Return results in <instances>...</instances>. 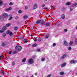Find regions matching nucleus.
I'll return each mask as SVG.
<instances>
[{
	"instance_id": "obj_1",
	"label": "nucleus",
	"mask_w": 77,
	"mask_h": 77,
	"mask_svg": "<svg viewBox=\"0 0 77 77\" xmlns=\"http://www.w3.org/2000/svg\"><path fill=\"white\" fill-rule=\"evenodd\" d=\"M28 62V63L29 64H33V62H34V60L30 58L29 59Z\"/></svg>"
},
{
	"instance_id": "obj_2",
	"label": "nucleus",
	"mask_w": 77,
	"mask_h": 77,
	"mask_svg": "<svg viewBox=\"0 0 77 77\" xmlns=\"http://www.w3.org/2000/svg\"><path fill=\"white\" fill-rule=\"evenodd\" d=\"M15 48L16 50H18V51H21L22 48L20 46H17L15 47Z\"/></svg>"
},
{
	"instance_id": "obj_3",
	"label": "nucleus",
	"mask_w": 77,
	"mask_h": 77,
	"mask_svg": "<svg viewBox=\"0 0 77 77\" xmlns=\"http://www.w3.org/2000/svg\"><path fill=\"white\" fill-rule=\"evenodd\" d=\"M38 8V5L36 4H34L32 7V10H35Z\"/></svg>"
},
{
	"instance_id": "obj_4",
	"label": "nucleus",
	"mask_w": 77,
	"mask_h": 77,
	"mask_svg": "<svg viewBox=\"0 0 77 77\" xmlns=\"http://www.w3.org/2000/svg\"><path fill=\"white\" fill-rule=\"evenodd\" d=\"M63 45H65V46H66V47H67L68 46V43L66 41H63Z\"/></svg>"
},
{
	"instance_id": "obj_5",
	"label": "nucleus",
	"mask_w": 77,
	"mask_h": 77,
	"mask_svg": "<svg viewBox=\"0 0 77 77\" xmlns=\"http://www.w3.org/2000/svg\"><path fill=\"white\" fill-rule=\"evenodd\" d=\"M67 56V55L66 54H64L60 57V59L62 60L63 59L65 58V57H66Z\"/></svg>"
},
{
	"instance_id": "obj_6",
	"label": "nucleus",
	"mask_w": 77,
	"mask_h": 77,
	"mask_svg": "<svg viewBox=\"0 0 77 77\" xmlns=\"http://www.w3.org/2000/svg\"><path fill=\"white\" fill-rule=\"evenodd\" d=\"M8 14L6 13H4L3 14L2 17L3 18H5V17H8Z\"/></svg>"
},
{
	"instance_id": "obj_7",
	"label": "nucleus",
	"mask_w": 77,
	"mask_h": 77,
	"mask_svg": "<svg viewBox=\"0 0 77 77\" xmlns=\"http://www.w3.org/2000/svg\"><path fill=\"white\" fill-rule=\"evenodd\" d=\"M77 62L76 61H75L74 60H72L71 61H70V63H74V64L75 63Z\"/></svg>"
},
{
	"instance_id": "obj_8",
	"label": "nucleus",
	"mask_w": 77,
	"mask_h": 77,
	"mask_svg": "<svg viewBox=\"0 0 77 77\" xmlns=\"http://www.w3.org/2000/svg\"><path fill=\"white\" fill-rule=\"evenodd\" d=\"M11 9H12V8L9 7L8 8L6 9V11H7V12H8V11H10V10Z\"/></svg>"
},
{
	"instance_id": "obj_9",
	"label": "nucleus",
	"mask_w": 77,
	"mask_h": 77,
	"mask_svg": "<svg viewBox=\"0 0 77 77\" xmlns=\"http://www.w3.org/2000/svg\"><path fill=\"white\" fill-rule=\"evenodd\" d=\"M65 17V15L63 14H62L61 16V18L62 19H64Z\"/></svg>"
},
{
	"instance_id": "obj_10",
	"label": "nucleus",
	"mask_w": 77,
	"mask_h": 77,
	"mask_svg": "<svg viewBox=\"0 0 77 77\" xmlns=\"http://www.w3.org/2000/svg\"><path fill=\"white\" fill-rule=\"evenodd\" d=\"M41 20H37L36 22V24H39V23H41Z\"/></svg>"
},
{
	"instance_id": "obj_11",
	"label": "nucleus",
	"mask_w": 77,
	"mask_h": 77,
	"mask_svg": "<svg viewBox=\"0 0 77 77\" xmlns=\"http://www.w3.org/2000/svg\"><path fill=\"white\" fill-rule=\"evenodd\" d=\"M41 24H42V25H45V22H44V21H41L40 23Z\"/></svg>"
},
{
	"instance_id": "obj_12",
	"label": "nucleus",
	"mask_w": 77,
	"mask_h": 77,
	"mask_svg": "<svg viewBox=\"0 0 77 77\" xmlns=\"http://www.w3.org/2000/svg\"><path fill=\"white\" fill-rule=\"evenodd\" d=\"M65 65H66V64L65 63H63L61 65V67H63L65 66Z\"/></svg>"
},
{
	"instance_id": "obj_13",
	"label": "nucleus",
	"mask_w": 77,
	"mask_h": 77,
	"mask_svg": "<svg viewBox=\"0 0 77 77\" xmlns=\"http://www.w3.org/2000/svg\"><path fill=\"white\" fill-rule=\"evenodd\" d=\"M3 58H4V56H3V55H2L0 56V60H2V59H3Z\"/></svg>"
},
{
	"instance_id": "obj_14",
	"label": "nucleus",
	"mask_w": 77,
	"mask_h": 77,
	"mask_svg": "<svg viewBox=\"0 0 77 77\" xmlns=\"http://www.w3.org/2000/svg\"><path fill=\"white\" fill-rule=\"evenodd\" d=\"M14 5V2H11L9 3L10 6H12Z\"/></svg>"
},
{
	"instance_id": "obj_15",
	"label": "nucleus",
	"mask_w": 77,
	"mask_h": 77,
	"mask_svg": "<svg viewBox=\"0 0 77 77\" xmlns=\"http://www.w3.org/2000/svg\"><path fill=\"white\" fill-rule=\"evenodd\" d=\"M23 18L24 19H26V18H28V16L27 15H25L23 16Z\"/></svg>"
},
{
	"instance_id": "obj_16",
	"label": "nucleus",
	"mask_w": 77,
	"mask_h": 77,
	"mask_svg": "<svg viewBox=\"0 0 77 77\" xmlns=\"http://www.w3.org/2000/svg\"><path fill=\"white\" fill-rule=\"evenodd\" d=\"M11 26V23H8L6 24V27H9V26Z\"/></svg>"
},
{
	"instance_id": "obj_17",
	"label": "nucleus",
	"mask_w": 77,
	"mask_h": 77,
	"mask_svg": "<svg viewBox=\"0 0 77 77\" xmlns=\"http://www.w3.org/2000/svg\"><path fill=\"white\" fill-rule=\"evenodd\" d=\"M72 44H73V41H71L69 43V45H72Z\"/></svg>"
},
{
	"instance_id": "obj_18",
	"label": "nucleus",
	"mask_w": 77,
	"mask_h": 77,
	"mask_svg": "<svg viewBox=\"0 0 77 77\" xmlns=\"http://www.w3.org/2000/svg\"><path fill=\"white\" fill-rule=\"evenodd\" d=\"M3 5V2L2 1L0 0V6H2Z\"/></svg>"
},
{
	"instance_id": "obj_19",
	"label": "nucleus",
	"mask_w": 77,
	"mask_h": 77,
	"mask_svg": "<svg viewBox=\"0 0 77 77\" xmlns=\"http://www.w3.org/2000/svg\"><path fill=\"white\" fill-rule=\"evenodd\" d=\"M23 41L25 43H27V40L26 39H24Z\"/></svg>"
},
{
	"instance_id": "obj_20",
	"label": "nucleus",
	"mask_w": 77,
	"mask_h": 77,
	"mask_svg": "<svg viewBox=\"0 0 77 77\" xmlns=\"http://www.w3.org/2000/svg\"><path fill=\"white\" fill-rule=\"evenodd\" d=\"M13 53L14 54H17V53H18V51H14L13 52Z\"/></svg>"
},
{
	"instance_id": "obj_21",
	"label": "nucleus",
	"mask_w": 77,
	"mask_h": 77,
	"mask_svg": "<svg viewBox=\"0 0 77 77\" xmlns=\"http://www.w3.org/2000/svg\"><path fill=\"white\" fill-rule=\"evenodd\" d=\"M26 59L25 58H23L22 60V62H26Z\"/></svg>"
},
{
	"instance_id": "obj_22",
	"label": "nucleus",
	"mask_w": 77,
	"mask_h": 77,
	"mask_svg": "<svg viewBox=\"0 0 77 77\" xmlns=\"http://www.w3.org/2000/svg\"><path fill=\"white\" fill-rule=\"evenodd\" d=\"M49 37V35L46 34L45 35V38H48Z\"/></svg>"
},
{
	"instance_id": "obj_23",
	"label": "nucleus",
	"mask_w": 77,
	"mask_h": 77,
	"mask_svg": "<svg viewBox=\"0 0 77 77\" xmlns=\"http://www.w3.org/2000/svg\"><path fill=\"white\" fill-rule=\"evenodd\" d=\"M36 45H37V44H36V43H35L32 45V47H36Z\"/></svg>"
},
{
	"instance_id": "obj_24",
	"label": "nucleus",
	"mask_w": 77,
	"mask_h": 77,
	"mask_svg": "<svg viewBox=\"0 0 77 77\" xmlns=\"http://www.w3.org/2000/svg\"><path fill=\"white\" fill-rule=\"evenodd\" d=\"M50 23H46L45 24V25L46 26H50Z\"/></svg>"
},
{
	"instance_id": "obj_25",
	"label": "nucleus",
	"mask_w": 77,
	"mask_h": 77,
	"mask_svg": "<svg viewBox=\"0 0 77 77\" xmlns=\"http://www.w3.org/2000/svg\"><path fill=\"white\" fill-rule=\"evenodd\" d=\"M76 5H77V3L74 4L72 5V7H74V6H75Z\"/></svg>"
},
{
	"instance_id": "obj_26",
	"label": "nucleus",
	"mask_w": 77,
	"mask_h": 77,
	"mask_svg": "<svg viewBox=\"0 0 77 77\" xmlns=\"http://www.w3.org/2000/svg\"><path fill=\"white\" fill-rule=\"evenodd\" d=\"M18 29V27H15L14 28V30H17Z\"/></svg>"
},
{
	"instance_id": "obj_27",
	"label": "nucleus",
	"mask_w": 77,
	"mask_h": 77,
	"mask_svg": "<svg viewBox=\"0 0 77 77\" xmlns=\"http://www.w3.org/2000/svg\"><path fill=\"white\" fill-rule=\"evenodd\" d=\"M4 30H3V29H1L0 30V33H3L4 32Z\"/></svg>"
},
{
	"instance_id": "obj_28",
	"label": "nucleus",
	"mask_w": 77,
	"mask_h": 77,
	"mask_svg": "<svg viewBox=\"0 0 77 77\" xmlns=\"http://www.w3.org/2000/svg\"><path fill=\"white\" fill-rule=\"evenodd\" d=\"M12 19V16H11L8 19V20L9 21H10V20H11Z\"/></svg>"
},
{
	"instance_id": "obj_29",
	"label": "nucleus",
	"mask_w": 77,
	"mask_h": 77,
	"mask_svg": "<svg viewBox=\"0 0 77 77\" xmlns=\"http://www.w3.org/2000/svg\"><path fill=\"white\" fill-rule=\"evenodd\" d=\"M60 74L61 75H63V74H64V72H60Z\"/></svg>"
},
{
	"instance_id": "obj_30",
	"label": "nucleus",
	"mask_w": 77,
	"mask_h": 77,
	"mask_svg": "<svg viewBox=\"0 0 77 77\" xmlns=\"http://www.w3.org/2000/svg\"><path fill=\"white\" fill-rule=\"evenodd\" d=\"M11 32V31L9 30H8L7 31V34H9V33Z\"/></svg>"
},
{
	"instance_id": "obj_31",
	"label": "nucleus",
	"mask_w": 77,
	"mask_h": 77,
	"mask_svg": "<svg viewBox=\"0 0 77 77\" xmlns=\"http://www.w3.org/2000/svg\"><path fill=\"white\" fill-rule=\"evenodd\" d=\"M2 29L5 31V30L6 29V26H4L3 28Z\"/></svg>"
},
{
	"instance_id": "obj_32",
	"label": "nucleus",
	"mask_w": 77,
	"mask_h": 77,
	"mask_svg": "<svg viewBox=\"0 0 77 77\" xmlns=\"http://www.w3.org/2000/svg\"><path fill=\"white\" fill-rule=\"evenodd\" d=\"M4 43L5 45H6L8 44V42H4Z\"/></svg>"
},
{
	"instance_id": "obj_33",
	"label": "nucleus",
	"mask_w": 77,
	"mask_h": 77,
	"mask_svg": "<svg viewBox=\"0 0 77 77\" xmlns=\"http://www.w3.org/2000/svg\"><path fill=\"white\" fill-rule=\"evenodd\" d=\"M66 4L67 5H69L71 4V3L70 2H66Z\"/></svg>"
},
{
	"instance_id": "obj_34",
	"label": "nucleus",
	"mask_w": 77,
	"mask_h": 77,
	"mask_svg": "<svg viewBox=\"0 0 77 77\" xmlns=\"http://www.w3.org/2000/svg\"><path fill=\"white\" fill-rule=\"evenodd\" d=\"M64 31L65 32H67V31H68V29H65L64 30Z\"/></svg>"
},
{
	"instance_id": "obj_35",
	"label": "nucleus",
	"mask_w": 77,
	"mask_h": 77,
	"mask_svg": "<svg viewBox=\"0 0 77 77\" xmlns=\"http://www.w3.org/2000/svg\"><path fill=\"white\" fill-rule=\"evenodd\" d=\"M9 35L10 36H12V35H13V33H12V32H11L9 33Z\"/></svg>"
},
{
	"instance_id": "obj_36",
	"label": "nucleus",
	"mask_w": 77,
	"mask_h": 77,
	"mask_svg": "<svg viewBox=\"0 0 77 77\" xmlns=\"http://www.w3.org/2000/svg\"><path fill=\"white\" fill-rule=\"evenodd\" d=\"M2 36H4V37H5V36H6V35L5 33H3L2 34Z\"/></svg>"
},
{
	"instance_id": "obj_37",
	"label": "nucleus",
	"mask_w": 77,
	"mask_h": 77,
	"mask_svg": "<svg viewBox=\"0 0 77 77\" xmlns=\"http://www.w3.org/2000/svg\"><path fill=\"white\" fill-rule=\"evenodd\" d=\"M2 73L3 74H4V75H5V72L4 71H2Z\"/></svg>"
},
{
	"instance_id": "obj_38",
	"label": "nucleus",
	"mask_w": 77,
	"mask_h": 77,
	"mask_svg": "<svg viewBox=\"0 0 77 77\" xmlns=\"http://www.w3.org/2000/svg\"><path fill=\"white\" fill-rule=\"evenodd\" d=\"M2 46H5V44L4 43V42H3L2 44V45H1Z\"/></svg>"
},
{
	"instance_id": "obj_39",
	"label": "nucleus",
	"mask_w": 77,
	"mask_h": 77,
	"mask_svg": "<svg viewBox=\"0 0 77 77\" xmlns=\"http://www.w3.org/2000/svg\"><path fill=\"white\" fill-rule=\"evenodd\" d=\"M71 47H69L68 48V50H71Z\"/></svg>"
},
{
	"instance_id": "obj_40",
	"label": "nucleus",
	"mask_w": 77,
	"mask_h": 77,
	"mask_svg": "<svg viewBox=\"0 0 77 77\" xmlns=\"http://www.w3.org/2000/svg\"><path fill=\"white\" fill-rule=\"evenodd\" d=\"M41 60L42 61V62H43V61H44V60H45V58H42L41 59Z\"/></svg>"
},
{
	"instance_id": "obj_41",
	"label": "nucleus",
	"mask_w": 77,
	"mask_h": 77,
	"mask_svg": "<svg viewBox=\"0 0 77 77\" xmlns=\"http://www.w3.org/2000/svg\"><path fill=\"white\" fill-rule=\"evenodd\" d=\"M15 62L14 61H13L12 63V65H15Z\"/></svg>"
},
{
	"instance_id": "obj_42",
	"label": "nucleus",
	"mask_w": 77,
	"mask_h": 77,
	"mask_svg": "<svg viewBox=\"0 0 77 77\" xmlns=\"http://www.w3.org/2000/svg\"><path fill=\"white\" fill-rule=\"evenodd\" d=\"M21 10H19L18 11V12L19 13V14H21Z\"/></svg>"
},
{
	"instance_id": "obj_43",
	"label": "nucleus",
	"mask_w": 77,
	"mask_h": 77,
	"mask_svg": "<svg viewBox=\"0 0 77 77\" xmlns=\"http://www.w3.org/2000/svg\"><path fill=\"white\" fill-rule=\"evenodd\" d=\"M56 44L55 43H53V47H55L56 46Z\"/></svg>"
},
{
	"instance_id": "obj_44",
	"label": "nucleus",
	"mask_w": 77,
	"mask_h": 77,
	"mask_svg": "<svg viewBox=\"0 0 77 77\" xmlns=\"http://www.w3.org/2000/svg\"><path fill=\"white\" fill-rule=\"evenodd\" d=\"M38 41H41V38H39L38 40Z\"/></svg>"
},
{
	"instance_id": "obj_45",
	"label": "nucleus",
	"mask_w": 77,
	"mask_h": 77,
	"mask_svg": "<svg viewBox=\"0 0 77 77\" xmlns=\"http://www.w3.org/2000/svg\"><path fill=\"white\" fill-rule=\"evenodd\" d=\"M12 53V51H10L8 52L9 54H11V53Z\"/></svg>"
},
{
	"instance_id": "obj_46",
	"label": "nucleus",
	"mask_w": 77,
	"mask_h": 77,
	"mask_svg": "<svg viewBox=\"0 0 77 77\" xmlns=\"http://www.w3.org/2000/svg\"><path fill=\"white\" fill-rule=\"evenodd\" d=\"M51 75L50 74L49 75H48V76H46V77H51Z\"/></svg>"
},
{
	"instance_id": "obj_47",
	"label": "nucleus",
	"mask_w": 77,
	"mask_h": 77,
	"mask_svg": "<svg viewBox=\"0 0 77 77\" xmlns=\"http://www.w3.org/2000/svg\"><path fill=\"white\" fill-rule=\"evenodd\" d=\"M37 38H35V40H34L35 42H36V41H37Z\"/></svg>"
},
{
	"instance_id": "obj_48",
	"label": "nucleus",
	"mask_w": 77,
	"mask_h": 77,
	"mask_svg": "<svg viewBox=\"0 0 77 77\" xmlns=\"http://www.w3.org/2000/svg\"><path fill=\"white\" fill-rule=\"evenodd\" d=\"M18 18V16H16L15 17L16 20H17Z\"/></svg>"
},
{
	"instance_id": "obj_49",
	"label": "nucleus",
	"mask_w": 77,
	"mask_h": 77,
	"mask_svg": "<svg viewBox=\"0 0 77 77\" xmlns=\"http://www.w3.org/2000/svg\"><path fill=\"white\" fill-rule=\"evenodd\" d=\"M0 21H2V17H0Z\"/></svg>"
},
{
	"instance_id": "obj_50",
	"label": "nucleus",
	"mask_w": 77,
	"mask_h": 77,
	"mask_svg": "<svg viewBox=\"0 0 77 77\" xmlns=\"http://www.w3.org/2000/svg\"><path fill=\"white\" fill-rule=\"evenodd\" d=\"M35 75H38V73H35Z\"/></svg>"
},
{
	"instance_id": "obj_51",
	"label": "nucleus",
	"mask_w": 77,
	"mask_h": 77,
	"mask_svg": "<svg viewBox=\"0 0 77 77\" xmlns=\"http://www.w3.org/2000/svg\"><path fill=\"white\" fill-rule=\"evenodd\" d=\"M28 7H27L25 6V9H27Z\"/></svg>"
},
{
	"instance_id": "obj_52",
	"label": "nucleus",
	"mask_w": 77,
	"mask_h": 77,
	"mask_svg": "<svg viewBox=\"0 0 77 77\" xmlns=\"http://www.w3.org/2000/svg\"><path fill=\"white\" fill-rule=\"evenodd\" d=\"M40 49H37L38 51H40Z\"/></svg>"
},
{
	"instance_id": "obj_53",
	"label": "nucleus",
	"mask_w": 77,
	"mask_h": 77,
	"mask_svg": "<svg viewBox=\"0 0 77 77\" xmlns=\"http://www.w3.org/2000/svg\"><path fill=\"white\" fill-rule=\"evenodd\" d=\"M75 43H76V44H77V40H75Z\"/></svg>"
},
{
	"instance_id": "obj_54",
	"label": "nucleus",
	"mask_w": 77,
	"mask_h": 77,
	"mask_svg": "<svg viewBox=\"0 0 77 77\" xmlns=\"http://www.w3.org/2000/svg\"><path fill=\"white\" fill-rule=\"evenodd\" d=\"M45 9H48V8L47 7H46L44 8Z\"/></svg>"
},
{
	"instance_id": "obj_55",
	"label": "nucleus",
	"mask_w": 77,
	"mask_h": 77,
	"mask_svg": "<svg viewBox=\"0 0 77 77\" xmlns=\"http://www.w3.org/2000/svg\"><path fill=\"white\" fill-rule=\"evenodd\" d=\"M45 6V5H42V7H44Z\"/></svg>"
},
{
	"instance_id": "obj_56",
	"label": "nucleus",
	"mask_w": 77,
	"mask_h": 77,
	"mask_svg": "<svg viewBox=\"0 0 77 77\" xmlns=\"http://www.w3.org/2000/svg\"><path fill=\"white\" fill-rule=\"evenodd\" d=\"M30 44H29L28 45V47H30Z\"/></svg>"
},
{
	"instance_id": "obj_57",
	"label": "nucleus",
	"mask_w": 77,
	"mask_h": 77,
	"mask_svg": "<svg viewBox=\"0 0 77 77\" xmlns=\"http://www.w3.org/2000/svg\"><path fill=\"white\" fill-rule=\"evenodd\" d=\"M21 39H24V37H22L21 38Z\"/></svg>"
},
{
	"instance_id": "obj_58",
	"label": "nucleus",
	"mask_w": 77,
	"mask_h": 77,
	"mask_svg": "<svg viewBox=\"0 0 77 77\" xmlns=\"http://www.w3.org/2000/svg\"><path fill=\"white\" fill-rule=\"evenodd\" d=\"M70 11H72V9H70Z\"/></svg>"
},
{
	"instance_id": "obj_59",
	"label": "nucleus",
	"mask_w": 77,
	"mask_h": 77,
	"mask_svg": "<svg viewBox=\"0 0 77 77\" xmlns=\"http://www.w3.org/2000/svg\"><path fill=\"white\" fill-rule=\"evenodd\" d=\"M48 0H45V2H47Z\"/></svg>"
},
{
	"instance_id": "obj_60",
	"label": "nucleus",
	"mask_w": 77,
	"mask_h": 77,
	"mask_svg": "<svg viewBox=\"0 0 77 77\" xmlns=\"http://www.w3.org/2000/svg\"><path fill=\"white\" fill-rule=\"evenodd\" d=\"M26 77H29V76H26Z\"/></svg>"
},
{
	"instance_id": "obj_61",
	"label": "nucleus",
	"mask_w": 77,
	"mask_h": 77,
	"mask_svg": "<svg viewBox=\"0 0 77 77\" xmlns=\"http://www.w3.org/2000/svg\"><path fill=\"white\" fill-rule=\"evenodd\" d=\"M76 29H77V26L76 27Z\"/></svg>"
},
{
	"instance_id": "obj_62",
	"label": "nucleus",
	"mask_w": 77,
	"mask_h": 77,
	"mask_svg": "<svg viewBox=\"0 0 77 77\" xmlns=\"http://www.w3.org/2000/svg\"><path fill=\"white\" fill-rule=\"evenodd\" d=\"M17 77H19V76H17Z\"/></svg>"
},
{
	"instance_id": "obj_63",
	"label": "nucleus",
	"mask_w": 77,
	"mask_h": 77,
	"mask_svg": "<svg viewBox=\"0 0 77 77\" xmlns=\"http://www.w3.org/2000/svg\"><path fill=\"white\" fill-rule=\"evenodd\" d=\"M0 77H1V76H0Z\"/></svg>"
}]
</instances>
